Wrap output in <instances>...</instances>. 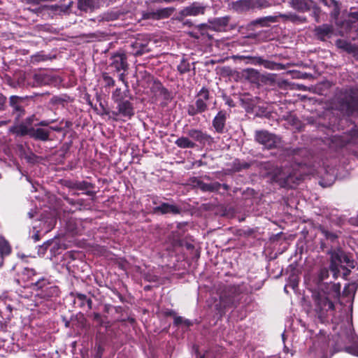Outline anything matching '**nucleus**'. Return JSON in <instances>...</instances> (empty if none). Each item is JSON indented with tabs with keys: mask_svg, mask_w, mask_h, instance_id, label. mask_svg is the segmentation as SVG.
Here are the masks:
<instances>
[{
	"mask_svg": "<svg viewBox=\"0 0 358 358\" xmlns=\"http://www.w3.org/2000/svg\"><path fill=\"white\" fill-rule=\"evenodd\" d=\"M333 107L343 115H358V85H349L339 90L332 101Z\"/></svg>",
	"mask_w": 358,
	"mask_h": 358,
	"instance_id": "f257e3e1",
	"label": "nucleus"
},
{
	"mask_svg": "<svg viewBox=\"0 0 358 358\" xmlns=\"http://www.w3.org/2000/svg\"><path fill=\"white\" fill-rule=\"evenodd\" d=\"M30 288L35 292L34 299L31 300V303H26L31 310H34L45 301H50L59 296L60 294L59 287L46 276L37 278L30 285Z\"/></svg>",
	"mask_w": 358,
	"mask_h": 358,
	"instance_id": "f03ea898",
	"label": "nucleus"
},
{
	"mask_svg": "<svg viewBox=\"0 0 358 358\" xmlns=\"http://www.w3.org/2000/svg\"><path fill=\"white\" fill-rule=\"evenodd\" d=\"M245 289L243 285H224L220 289L219 303L215 304V308L222 316L226 310L236 308L243 297Z\"/></svg>",
	"mask_w": 358,
	"mask_h": 358,
	"instance_id": "7ed1b4c3",
	"label": "nucleus"
},
{
	"mask_svg": "<svg viewBox=\"0 0 358 358\" xmlns=\"http://www.w3.org/2000/svg\"><path fill=\"white\" fill-rule=\"evenodd\" d=\"M313 310L322 323H324L330 317L334 315L335 305L330 294L317 292L313 294Z\"/></svg>",
	"mask_w": 358,
	"mask_h": 358,
	"instance_id": "20e7f679",
	"label": "nucleus"
},
{
	"mask_svg": "<svg viewBox=\"0 0 358 358\" xmlns=\"http://www.w3.org/2000/svg\"><path fill=\"white\" fill-rule=\"evenodd\" d=\"M329 148L335 151L346 148L352 151L355 155L358 154V129L355 126L348 133L343 135H335L330 138L329 142Z\"/></svg>",
	"mask_w": 358,
	"mask_h": 358,
	"instance_id": "39448f33",
	"label": "nucleus"
},
{
	"mask_svg": "<svg viewBox=\"0 0 358 358\" xmlns=\"http://www.w3.org/2000/svg\"><path fill=\"white\" fill-rule=\"evenodd\" d=\"M211 97L210 90L206 87H201L195 96L194 103L187 106L188 115L194 117L206 112L208 110Z\"/></svg>",
	"mask_w": 358,
	"mask_h": 358,
	"instance_id": "423d86ee",
	"label": "nucleus"
},
{
	"mask_svg": "<svg viewBox=\"0 0 358 358\" xmlns=\"http://www.w3.org/2000/svg\"><path fill=\"white\" fill-rule=\"evenodd\" d=\"M57 120H43L31 127V138L36 141L47 142L51 141L50 124L55 122Z\"/></svg>",
	"mask_w": 358,
	"mask_h": 358,
	"instance_id": "0eeeda50",
	"label": "nucleus"
},
{
	"mask_svg": "<svg viewBox=\"0 0 358 358\" xmlns=\"http://www.w3.org/2000/svg\"><path fill=\"white\" fill-rule=\"evenodd\" d=\"M236 57L240 60L245 61L246 64L263 66L265 69L269 70L279 71L285 69V66L283 64L264 59L262 57L260 56L237 55Z\"/></svg>",
	"mask_w": 358,
	"mask_h": 358,
	"instance_id": "6e6552de",
	"label": "nucleus"
},
{
	"mask_svg": "<svg viewBox=\"0 0 358 358\" xmlns=\"http://www.w3.org/2000/svg\"><path fill=\"white\" fill-rule=\"evenodd\" d=\"M116 110L110 112L111 115L110 116L115 121H117L118 116L126 118L127 120H131L135 115V109L133 103L129 100H122L118 103H116Z\"/></svg>",
	"mask_w": 358,
	"mask_h": 358,
	"instance_id": "1a4fd4ad",
	"label": "nucleus"
},
{
	"mask_svg": "<svg viewBox=\"0 0 358 358\" xmlns=\"http://www.w3.org/2000/svg\"><path fill=\"white\" fill-rule=\"evenodd\" d=\"M255 141L262 145L266 149H273L277 147L280 139L273 134L268 132L266 130H258L255 131Z\"/></svg>",
	"mask_w": 358,
	"mask_h": 358,
	"instance_id": "9d476101",
	"label": "nucleus"
},
{
	"mask_svg": "<svg viewBox=\"0 0 358 358\" xmlns=\"http://www.w3.org/2000/svg\"><path fill=\"white\" fill-rule=\"evenodd\" d=\"M27 99V96L12 95L9 97V106L12 108V114L15 115V120L18 122L26 113L22 103Z\"/></svg>",
	"mask_w": 358,
	"mask_h": 358,
	"instance_id": "9b49d317",
	"label": "nucleus"
},
{
	"mask_svg": "<svg viewBox=\"0 0 358 358\" xmlns=\"http://www.w3.org/2000/svg\"><path fill=\"white\" fill-rule=\"evenodd\" d=\"M70 296L73 299V302L76 307L87 312L92 309V300L86 294L74 290L70 292Z\"/></svg>",
	"mask_w": 358,
	"mask_h": 358,
	"instance_id": "f8f14e48",
	"label": "nucleus"
},
{
	"mask_svg": "<svg viewBox=\"0 0 358 358\" xmlns=\"http://www.w3.org/2000/svg\"><path fill=\"white\" fill-rule=\"evenodd\" d=\"M208 6L203 3L199 1H194L189 6L184 7L180 12V16L196 17L199 15H203L206 13Z\"/></svg>",
	"mask_w": 358,
	"mask_h": 358,
	"instance_id": "ddd939ff",
	"label": "nucleus"
},
{
	"mask_svg": "<svg viewBox=\"0 0 358 358\" xmlns=\"http://www.w3.org/2000/svg\"><path fill=\"white\" fill-rule=\"evenodd\" d=\"M229 117V113L225 110H220L212 121V126L215 131L222 134L226 131V122Z\"/></svg>",
	"mask_w": 358,
	"mask_h": 358,
	"instance_id": "4468645a",
	"label": "nucleus"
},
{
	"mask_svg": "<svg viewBox=\"0 0 358 358\" xmlns=\"http://www.w3.org/2000/svg\"><path fill=\"white\" fill-rule=\"evenodd\" d=\"M174 11V8L171 7L159 8L156 10L143 12L142 13L143 20H159L169 17Z\"/></svg>",
	"mask_w": 358,
	"mask_h": 358,
	"instance_id": "2eb2a0df",
	"label": "nucleus"
},
{
	"mask_svg": "<svg viewBox=\"0 0 358 358\" xmlns=\"http://www.w3.org/2000/svg\"><path fill=\"white\" fill-rule=\"evenodd\" d=\"M187 135L194 141L199 143L201 145H210L214 143V138L206 131L198 129H191L188 130Z\"/></svg>",
	"mask_w": 358,
	"mask_h": 358,
	"instance_id": "dca6fc26",
	"label": "nucleus"
},
{
	"mask_svg": "<svg viewBox=\"0 0 358 358\" xmlns=\"http://www.w3.org/2000/svg\"><path fill=\"white\" fill-rule=\"evenodd\" d=\"M334 32V27L331 24H322L315 26L313 34L315 38L321 41H326L332 37Z\"/></svg>",
	"mask_w": 358,
	"mask_h": 358,
	"instance_id": "f3484780",
	"label": "nucleus"
},
{
	"mask_svg": "<svg viewBox=\"0 0 358 358\" xmlns=\"http://www.w3.org/2000/svg\"><path fill=\"white\" fill-rule=\"evenodd\" d=\"M112 63L110 66L113 68L115 71L120 72V71H123L124 72L127 71L129 68V64L127 63V57L124 52H117L115 53L112 57Z\"/></svg>",
	"mask_w": 358,
	"mask_h": 358,
	"instance_id": "a211bd4d",
	"label": "nucleus"
},
{
	"mask_svg": "<svg viewBox=\"0 0 358 358\" xmlns=\"http://www.w3.org/2000/svg\"><path fill=\"white\" fill-rule=\"evenodd\" d=\"M338 26L350 32L355 30L358 36V11L350 12L348 18L342 21Z\"/></svg>",
	"mask_w": 358,
	"mask_h": 358,
	"instance_id": "6ab92c4d",
	"label": "nucleus"
},
{
	"mask_svg": "<svg viewBox=\"0 0 358 358\" xmlns=\"http://www.w3.org/2000/svg\"><path fill=\"white\" fill-rule=\"evenodd\" d=\"M53 77L45 73H31V87H38L50 85L53 82Z\"/></svg>",
	"mask_w": 358,
	"mask_h": 358,
	"instance_id": "aec40b11",
	"label": "nucleus"
},
{
	"mask_svg": "<svg viewBox=\"0 0 358 358\" xmlns=\"http://www.w3.org/2000/svg\"><path fill=\"white\" fill-rule=\"evenodd\" d=\"M38 17L44 20L52 19L60 11V6L55 5L44 4L39 6Z\"/></svg>",
	"mask_w": 358,
	"mask_h": 358,
	"instance_id": "412c9836",
	"label": "nucleus"
},
{
	"mask_svg": "<svg viewBox=\"0 0 358 358\" xmlns=\"http://www.w3.org/2000/svg\"><path fill=\"white\" fill-rule=\"evenodd\" d=\"M69 187L72 189L85 191L84 194L92 196V200H94L96 194V192L93 190V189L95 187L94 184L86 180L75 181L71 182V185Z\"/></svg>",
	"mask_w": 358,
	"mask_h": 358,
	"instance_id": "4be33fe9",
	"label": "nucleus"
},
{
	"mask_svg": "<svg viewBox=\"0 0 358 358\" xmlns=\"http://www.w3.org/2000/svg\"><path fill=\"white\" fill-rule=\"evenodd\" d=\"M154 213H160L162 215L173 214L178 215L181 213V209L179 206L168 203L162 202L159 206L153 208Z\"/></svg>",
	"mask_w": 358,
	"mask_h": 358,
	"instance_id": "5701e85b",
	"label": "nucleus"
},
{
	"mask_svg": "<svg viewBox=\"0 0 358 358\" xmlns=\"http://www.w3.org/2000/svg\"><path fill=\"white\" fill-rule=\"evenodd\" d=\"M20 279H17L16 282L18 285H20V281L22 280L23 282H29L28 287H30V285L34 282L37 278H40L38 276V273L34 268H24L20 274Z\"/></svg>",
	"mask_w": 358,
	"mask_h": 358,
	"instance_id": "b1692460",
	"label": "nucleus"
},
{
	"mask_svg": "<svg viewBox=\"0 0 358 358\" xmlns=\"http://www.w3.org/2000/svg\"><path fill=\"white\" fill-rule=\"evenodd\" d=\"M151 90L152 92L162 97L165 101H171L173 99L171 92L166 88L159 80H155L153 81Z\"/></svg>",
	"mask_w": 358,
	"mask_h": 358,
	"instance_id": "393cba45",
	"label": "nucleus"
},
{
	"mask_svg": "<svg viewBox=\"0 0 358 358\" xmlns=\"http://www.w3.org/2000/svg\"><path fill=\"white\" fill-rule=\"evenodd\" d=\"M230 16L226 15L220 17H215L212 20H209L208 22L211 27V29L215 31H223L226 30L230 21Z\"/></svg>",
	"mask_w": 358,
	"mask_h": 358,
	"instance_id": "a878e982",
	"label": "nucleus"
},
{
	"mask_svg": "<svg viewBox=\"0 0 358 358\" xmlns=\"http://www.w3.org/2000/svg\"><path fill=\"white\" fill-rule=\"evenodd\" d=\"M147 47V43L137 39L128 45V51L129 54L134 56H141L148 52Z\"/></svg>",
	"mask_w": 358,
	"mask_h": 358,
	"instance_id": "bb28decb",
	"label": "nucleus"
},
{
	"mask_svg": "<svg viewBox=\"0 0 358 358\" xmlns=\"http://www.w3.org/2000/svg\"><path fill=\"white\" fill-rule=\"evenodd\" d=\"M313 3V0H292L289 6L299 13H305L310 11Z\"/></svg>",
	"mask_w": 358,
	"mask_h": 358,
	"instance_id": "cd10ccee",
	"label": "nucleus"
},
{
	"mask_svg": "<svg viewBox=\"0 0 358 358\" xmlns=\"http://www.w3.org/2000/svg\"><path fill=\"white\" fill-rule=\"evenodd\" d=\"M78 8L83 12H92L100 8L98 0H78Z\"/></svg>",
	"mask_w": 358,
	"mask_h": 358,
	"instance_id": "c85d7f7f",
	"label": "nucleus"
},
{
	"mask_svg": "<svg viewBox=\"0 0 358 358\" xmlns=\"http://www.w3.org/2000/svg\"><path fill=\"white\" fill-rule=\"evenodd\" d=\"M31 127H27V124L21 122L10 128V132L18 137L29 136L31 138Z\"/></svg>",
	"mask_w": 358,
	"mask_h": 358,
	"instance_id": "c756f323",
	"label": "nucleus"
},
{
	"mask_svg": "<svg viewBox=\"0 0 358 358\" xmlns=\"http://www.w3.org/2000/svg\"><path fill=\"white\" fill-rule=\"evenodd\" d=\"M279 17L284 22H291L294 24H302L307 22V18L306 17L300 16L292 12L285 14L279 13Z\"/></svg>",
	"mask_w": 358,
	"mask_h": 358,
	"instance_id": "7c9ffc66",
	"label": "nucleus"
},
{
	"mask_svg": "<svg viewBox=\"0 0 358 358\" xmlns=\"http://www.w3.org/2000/svg\"><path fill=\"white\" fill-rule=\"evenodd\" d=\"M31 73H20L15 83H10V85L16 87H31Z\"/></svg>",
	"mask_w": 358,
	"mask_h": 358,
	"instance_id": "2f4dec72",
	"label": "nucleus"
},
{
	"mask_svg": "<svg viewBox=\"0 0 358 358\" xmlns=\"http://www.w3.org/2000/svg\"><path fill=\"white\" fill-rule=\"evenodd\" d=\"M333 258L338 262L339 264H346L349 267L355 268V262L351 257L344 252H333Z\"/></svg>",
	"mask_w": 358,
	"mask_h": 358,
	"instance_id": "473e14b6",
	"label": "nucleus"
},
{
	"mask_svg": "<svg viewBox=\"0 0 358 358\" xmlns=\"http://www.w3.org/2000/svg\"><path fill=\"white\" fill-rule=\"evenodd\" d=\"M65 201L72 206L73 209H71L72 211L81 210L83 209L87 208L90 206L87 203L86 201L83 199H74L66 197L65 198Z\"/></svg>",
	"mask_w": 358,
	"mask_h": 358,
	"instance_id": "72a5a7b5",
	"label": "nucleus"
},
{
	"mask_svg": "<svg viewBox=\"0 0 358 358\" xmlns=\"http://www.w3.org/2000/svg\"><path fill=\"white\" fill-rule=\"evenodd\" d=\"M252 0H238L234 3V8L240 13L253 10Z\"/></svg>",
	"mask_w": 358,
	"mask_h": 358,
	"instance_id": "f704fd0d",
	"label": "nucleus"
},
{
	"mask_svg": "<svg viewBox=\"0 0 358 358\" xmlns=\"http://www.w3.org/2000/svg\"><path fill=\"white\" fill-rule=\"evenodd\" d=\"M271 181L278 183L280 186L285 187L289 185V178L285 177V174L280 170H277L271 176Z\"/></svg>",
	"mask_w": 358,
	"mask_h": 358,
	"instance_id": "c9c22d12",
	"label": "nucleus"
},
{
	"mask_svg": "<svg viewBox=\"0 0 358 358\" xmlns=\"http://www.w3.org/2000/svg\"><path fill=\"white\" fill-rule=\"evenodd\" d=\"M196 29L199 31L201 40H211L213 38V36L210 34V31L213 30L211 29L210 24L205 23L199 24L196 26Z\"/></svg>",
	"mask_w": 358,
	"mask_h": 358,
	"instance_id": "e433bc0d",
	"label": "nucleus"
},
{
	"mask_svg": "<svg viewBox=\"0 0 358 358\" xmlns=\"http://www.w3.org/2000/svg\"><path fill=\"white\" fill-rule=\"evenodd\" d=\"M197 185L201 190L203 192H217L221 188V184L218 182H214L211 183H206L203 181H198Z\"/></svg>",
	"mask_w": 358,
	"mask_h": 358,
	"instance_id": "4c0bfd02",
	"label": "nucleus"
},
{
	"mask_svg": "<svg viewBox=\"0 0 358 358\" xmlns=\"http://www.w3.org/2000/svg\"><path fill=\"white\" fill-rule=\"evenodd\" d=\"M175 144L180 148H194L196 144L191 141L188 137L182 136L178 138L176 141Z\"/></svg>",
	"mask_w": 358,
	"mask_h": 358,
	"instance_id": "58836bf2",
	"label": "nucleus"
},
{
	"mask_svg": "<svg viewBox=\"0 0 358 358\" xmlns=\"http://www.w3.org/2000/svg\"><path fill=\"white\" fill-rule=\"evenodd\" d=\"M278 18H280L278 15H268L264 17H260L257 19L255 21V24H260L262 27H267L269 26L271 23H275L278 22Z\"/></svg>",
	"mask_w": 358,
	"mask_h": 358,
	"instance_id": "ea45409f",
	"label": "nucleus"
},
{
	"mask_svg": "<svg viewBox=\"0 0 358 358\" xmlns=\"http://www.w3.org/2000/svg\"><path fill=\"white\" fill-rule=\"evenodd\" d=\"M251 166L252 163L241 161L239 159H235L231 164V168L236 172H239L244 169H248Z\"/></svg>",
	"mask_w": 358,
	"mask_h": 358,
	"instance_id": "a19ab883",
	"label": "nucleus"
},
{
	"mask_svg": "<svg viewBox=\"0 0 358 358\" xmlns=\"http://www.w3.org/2000/svg\"><path fill=\"white\" fill-rule=\"evenodd\" d=\"M121 15H123V13L119 10H108L103 14V20L107 22L114 21L119 19Z\"/></svg>",
	"mask_w": 358,
	"mask_h": 358,
	"instance_id": "79ce46f5",
	"label": "nucleus"
},
{
	"mask_svg": "<svg viewBox=\"0 0 358 358\" xmlns=\"http://www.w3.org/2000/svg\"><path fill=\"white\" fill-rule=\"evenodd\" d=\"M335 45L338 49H341L349 54L350 52H352V48L355 44L343 39H337L335 42Z\"/></svg>",
	"mask_w": 358,
	"mask_h": 358,
	"instance_id": "37998d69",
	"label": "nucleus"
},
{
	"mask_svg": "<svg viewBox=\"0 0 358 358\" xmlns=\"http://www.w3.org/2000/svg\"><path fill=\"white\" fill-rule=\"evenodd\" d=\"M177 70L180 75H183L190 71L191 64L188 62L187 59L185 57L181 59L180 64L177 66Z\"/></svg>",
	"mask_w": 358,
	"mask_h": 358,
	"instance_id": "c03bdc74",
	"label": "nucleus"
},
{
	"mask_svg": "<svg viewBox=\"0 0 358 358\" xmlns=\"http://www.w3.org/2000/svg\"><path fill=\"white\" fill-rule=\"evenodd\" d=\"M319 230L325 238L331 243L335 242L338 238V236L336 232L330 231L324 227L320 226Z\"/></svg>",
	"mask_w": 358,
	"mask_h": 358,
	"instance_id": "a18cd8bd",
	"label": "nucleus"
},
{
	"mask_svg": "<svg viewBox=\"0 0 358 358\" xmlns=\"http://www.w3.org/2000/svg\"><path fill=\"white\" fill-rule=\"evenodd\" d=\"M311 16L314 18L315 22L316 23L321 22V14L322 9L321 8L313 1V3L311 4Z\"/></svg>",
	"mask_w": 358,
	"mask_h": 358,
	"instance_id": "49530a36",
	"label": "nucleus"
},
{
	"mask_svg": "<svg viewBox=\"0 0 358 358\" xmlns=\"http://www.w3.org/2000/svg\"><path fill=\"white\" fill-rule=\"evenodd\" d=\"M182 325H184L186 327H189L193 325V322L188 319H184L182 317L176 315L173 318V326L179 327Z\"/></svg>",
	"mask_w": 358,
	"mask_h": 358,
	"instance_id": "de8ad7c7",
	"label": "nucleus"
},
{
	"mask_svg": "<svg viewBox=\"0 0 358 358\" xmlns=\"http://www.w3.org/2000/svg\"><path fill=\"white\" fill-rule=\"evenodd\" d=\"M287 270H289L291 271V273L289 276V279L291 282V286L292 288H295L296 287L298 286L299 282L298 277L297 275L296 274V268L293 264H290L288 266Z\"/></svg>",
	"mask_w": 358,
	"mask_h": 358,
	"instance_id": "09e8293b",
	"label": "nucleus"
},
{
	"mask_svg": "<svg viewBox=\"0 0 358 358\" xmlns=\"http://www.w3.org/2000/svg\"><path fill=\"white\" fill-rule=\"evenodd\" d=\"M12 310L13 308L10 305L4 306L3 309L0 308V316L3 320L4 322H6L12 318Z\"/></svg>",
	"mask_w": 358,
	"mask_h": 358,
	"instance_id": "8fccbe9b",
	"label": "nucleus"
},
{
	"mask_svg": "<svg viewBox=\"0 0 358 358\" xmlns=\"http://www.w3.org/2000/svg\"><path fill=\"white\" fill-rule=\"evenodd\" d=\"M56 57L54 56L53 57H50L48 55H45L42 52H38L36 55H33L31 57V61L33 62H45L48 60H52V59L55 58Z\"/></svg>",
	"mask_w": 358,
	"mask_h": 358,
	"instance_id": "3c124183",
	"label": "nucleus"
},
{
	"mask_svg": "<svg viewBox=\"0 0 358 358\" xmlns=\"http://www.w3.org/2000/svg\"><path fill=\"white\" fill-rule=\"evenodd\" d=\"M87 317L91 319L99 327L103 325V319L101 315L96 312H92L87 315Z\"/></svg>",
	"mask_w": 358,
	"mask_h": 358,
	"instance_id": "603ef678",
	"label": "nucleus"
},
{
	"mask_svg": "<svg viewBox=\"0 0 358 358\" xmlns=\"http://www.w3.org/2000/svg\"><path fill=\"white\" fill-rule=\"evenodd\" d=\"M338 262L333 258V253L331 256V262L329 265V269L333 272L334 278H337L338 275L340 272L338 268Z\"/></svg>",
	"mask_w": 358,
	"mask_h": 358,
	"instance_id": "864d4df0",
	"label": "nucleus"
},
{
	"mask_svg": "<svg viewBox=\"0 0 358 358\" xmlns=\"http://www.w3.org/2000/svg\"><path fill=\"white\" fill-rule=\"evenodd\" d=\"M329 4L330 5V6H334V9L331 13V16L334 19H337L338 15H340L341 10L339 2L336 0H330V3Z\"/></svg>",
	"mask_w": 358,
	"mask_h": 358,
	"instance_id": "5fc2aeb1",
	"label": "nucleus"
},
{
	"mask_svg": "<svg viewBox=\"0 0 358 358\" xmlns=\"http://www.w3.org/2000/svg\"><path fill=\"white\" fill-rule=\"evenodd\" d=\"M101 77L104 82L105 87H112L115 86V80L111 76H110L108 73H103Z\"/></svg>",
	"mask_w": 358,
	"mask_h": 358,
	"instance_id": "6e6d98bb",
	"label": "nucleus"
},
{
	"mask_svg": "<svg viewBox=\"0 0 358 358\" xmlns=\"http://www.w3.org/2000/svg\"><path fill=\"white\" fill-rule=\"evenodd\" d=\"M112 100L115 103H118L124 99V96L121 91L120 88H116L112 93Z\"/></svg>",
	"mask_w": 358,
	"mask_h": 358,
	"instance_id": "4d7b16f0",
	"label": "nucleus"
},
{
	"mask_svg": "<svg viewBox=\"0 0 358 358\" xmlns=\"http://www.w3.org/2000/svg\"><path fill=\"white\" fill-rule=\"evenodd\" d=\"M329 275V271L327 268H322L320 269L318 273V280L319 282H322L323 280L327 279Z\"/></svg>",
	"mask_w": 358,
	"mask_h": 358,
	"instance_id": "13d9d810",
	"label": "nucleus"
},
{
	"mask_svg": "<svg viewBox=\"0 0 358 358\" xmlns=\"http://www.w3.org/2000/svg\"><path fill=\"white\" fill-rule=\"evenodd\" d=\"M253 10L255 8H263L268 6V3L266 0H252Z\"/></svg>",
	"mask_w": 358,
	"mask_h": 358,
	"instance_id": "bf43d9fd",
	"label": "nucleus"
},
{
	"mask_svg": "<svg viewBox=\"0 0 358 358\" xmlns=\"http://www.w3.org/2000/svg\"><path fill=\"white\" fill-rule=\"evenodd\" d=\"M187 17L180 16V12L178 13V15L177 17V20L180 22L183 25L187 26L189 27H192L194 26V23L191 20L186 19Z\"/></svg>",
	"mask_w": 358,
	"mask_h": 358,
	"instance_id": "052dcab7",
	"label": "nucleus"
},
{
	"mask_svg": "<svg viewBox=\"0 0 358 358\" xmlns=\"http://www.w3.org/2000/svg\"><path fill=\"white\" fill-rule=\"evenodd\" d=\"M331 290L334 293L336 299H339L341 294V285L339 283H334L331 285Z\"/></svg>",
	"mask_w": 358,
	"mask_h": 358,
	"instance_id": "680f3d73",
	"label": "nucleus"
},
{
	"mask_svg": "<svg viewBox=\"0 0 358 358\" xmlns=\"http://www.w3.org/2000/svg\"><path fill=\"white\" fill-rule=\"evenodd\" d=\"M87 292L90 298H96L100 294L99 289L96 287H89Z\"/></svg>",
	"mask_w": 358,
	"mask_h": 358,
	"instance_id": "e2e57ef3",
	"label": "nucleus"
},
{
	"mask_svg": "<svg viewBox=\"0 0 358 358\" xmlns=\"http://www.w3.org/2000/svg\"><path fill=\"white\" fill-rule=\"evenodd\" d=\"M116 320L117 321H119V322H129L131 325L134 324L136 323V320L134 317H127V318L126 317H123L122 315L120 316V317H118L116 318Z\"/></svg>",
	"mask_w": 358,
	"mask_h": 358,
	"instance_id": "0e129e2a",
	"label": "nucleus"
},
{
	"mask_svg": "<svg viewBox=\"0 0 358 358\" xmlns=\"http://www.w3.org/2000/svg\"><path fill=\"white\" fill-rule=\"evenodd\" d=\"M6 96L0 93V111H4L6 109Z\"/></svg>",
	"mask_w": 358,
	"mask_h": 358,
	"instance_id": "69168bd1",
	"label": "nucleus"
},
{
	"mask_svg": "<svg viewBox=\"0 0 358 358\" xmlns=\"http://www.w3.org/2000/svg\"><path fill=\"white\" fill-rule=\"evenodd\" d=\"M162 315L166 317H172L173 318H174L177 313L173 309L166 308L162 310Z\"/></svg>",
	"mask_w": 358,
	"mask_h": 358,
	"instance_id": "338daca9",
	"label": "nucleus"
},
{
	"mask_svg": "<svg viewBox=\"0 0 358 358\" xmlns=\"http://www.w3.org/2000/svg\"><path fill=\"white\" fill-rule=\"evenodd\" d=\"M51 102L53 104H63L64 102H66V100L61 96H54L51 99Z\"/></svg>",
	"mask_w": 358,
	"mask_h": 358,
	"instance_id": "774afa93",
	"label": "nucleus"
}]
</instances>
